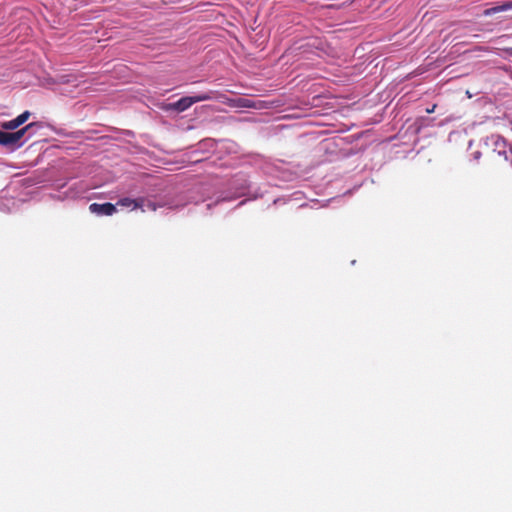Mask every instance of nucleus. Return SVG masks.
<instances>
[{"mask_svg": "<svg viewBox=\"0 0 512 512\" xmlns=\"http://www.w3.org/2000/svg\"><path fill=\"white\" fill-rule=\"evenodd\" d=\"M214 99V92L208 91L199 93L194 96H184L177 101L170 102L169 100L159 102L157 107L168 114L169 116H176L188 110L193 104Z\"/></svg>", "mask_w": 512, "mask_h": 512, "instance_id": "obj_1", "label": "nucleus"}, {"mask_svg": "<svg viewBox=\"0 0 512 512\" xmlns=\"http://www.w3.org/2000/svg\"><path fill=\"white\" fill-rule=\"evenodd\" d=\"M27 130H16V132H6L0 130V145L6 147H19L21 146L20 140L23 138Z\"/></svg>", "mask_w": 512, "mask_h": 512, "instance_id": "obj_2", "label": "nucleus"}, {"mask_svg": "<svg viewBox=\"0 0 512 512\" xmlns=\"http://www.w3.org/2000/svg\"><path fill=\"white\" fill-rule=\"evenodd\" d=\"M29 117V111H25L16 118L11 120L3 119V116H0V128H18L20 125L25 123Z\"/></svg>", "mask_w": 512, "mask_h": 512, "instance_id": "obj_3", "label": "nucleus"}, {"mask_svg": "<svg viewBox=\"0 0 512 512\" xmlns=\"http://www.w3.org/2000/svg\"><path fill=\"white\" fill-rule=\"evenodd\" d=\"M90 212L97 214V215H113L116 212V206L112 203H92L89 206Z\"/></svg>", "mask_w": 512, "mask_h": 512, "instance_id": "obj_4", "label": "nucleus"}, {"mask_svg": "<svg viewBox=\"0 0 512 512\" xmlns=\"http://www.w3.org/2000/svg\"><path fill=\"white\" fill-rule=\"evenodd\" d=\"M142 202L143 200L125 197L118 200L117 205L122 207H132V209H136L141 207Z\"/></svg>", "mask_w": 512, "mask_h": 512, "instance_id": "obj_5", "label": "nucleus"}, {"mask_svg": "<svg viewBox=\"0 0 512 512\" xmlns=\"http://www.w3.org/2000/svg\"><path fill=\"white\" fill-rule=\"evenodd\" d=\"M23 128H53V125L46 121H36L27 124Z\"/></svg>", "mask_w": 512, "mask_h": 512, "instance_id": "obj_6", "label": "nucleus"}, {"mask_svg": "<svg viewBox=\"0 0 512 512\" xmlns=\"http://www.w3.org/2000/svg\"><path fill=\"white\" fill-rule=\"evenodd\" d=\"M503 10L501 9V5H497V6H494V7H491V8H488L484 11V15L485 16H490V15H493V14H496V13H499V12H502Z\"/></svg>", "mask_w": 512, "mask_h": 512, "instance_id": "obj_7", "label": "nucleus"}, {"mask_svg": "<svg viewBox=\"0 0 512 512\" xmlns=\"http://www.w3.org/2000/svg\"><path fill=\"white\" fill-rule=\"evenodd\" d=\"M501 9L503 11H507L509 9H512V1H507V2H505L503 4H501Z\"/></svg>", "mask_w": 512, "mask_h": 512, "instance_id": "obj_8", "label": "nucleus"}, {"mask_svg": "<svg viewBox=\"0 0 512 512\" xmlns=\"http://www.w3.org/2000/svg\"><path fill=\"white\" fill-rule=\"evenodd\" d=\"M506 53L512 58V48L506 49Z\"/></svg>", "mask_w": 512, "mask_h": 512, "instance_id": "obj_9", "label": "nucleus"}, {"mask_svg": "<svg viewBox=\"0 0 512 512\" xmlns=\"http://www.w3.org/2000/svg\"><path fill=\"white\" fill-rule=\"evenodd\" d=\"M276 128L284 129V128H286V125L280 124V125H278Z\"/></svg>", "mask_w": 512, "mask_h": 512, "instance_id": "obj_10", "label": "nucleus"}, {"mask_svg": "<svg viewBox=\"0 0 512 512\" xmlns=\"http://www.w3.org/2000/svg\"><path fill=\"white\" fill-rule=\"evenodd\" d=\"M433 108H436V105H433ZM433 110H434V109H432V111H433ZM427 111H428V112H431V110H427Z\"/></svg>", "mask_w": 512, "mask_h": 512, "instance_id": "obj_11", "label": "nucleus"}]
</instances>
